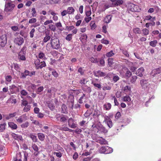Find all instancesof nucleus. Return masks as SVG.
I'll return each instance as SVG.
<instances>
[{
	"label": "nucleus",
	"mask_w": 161,
	"mask_h": 161,
	"mask_svg": "<svg viewBox=\"0 0 161 161\" xmlns=\"http://www.w3.org/2000/svg\"><path fill=\"white\" fill-rule=\"evenodd\" d=\"M50 44L52 47L54 49L58 50L60 47L59 40L56 37L53 36L51 38Z\"/></svg>",
	"instance_id": "nucleus-1"
},
{
	"label": "nucleus",
	"mask_w": 161,
	"mask_h": 161,
	"mask_svg": "<svg viewBox=\"0 0 161 161\" xmlns=\"http://www.w3.org/2000/svg\"><path fill=\"white\" fill-rule=\"evenodd\" d=\"M26 49V47L24 46L19 52L18 54V58L20 60L25 61L26 60L25 55Z\"/></svg>",
	"instance_id": "nucleus-2"
},
{
	"label": "nucleus",
	"mask_w": 161,
	"mask_h": 161,
	"mask_svg": "<svg viewBox=\"0 0 161 161\" xmlns=\"http://www.w3.org/2000/svg\"><path fill=\"white\" fill-rule=\"evenodd\" d=\"M113 151V149L109 147L103 146L101 147L99 150V153H101L108 154Z\"/></svg>",
	"instance_id": "nucleus-3"
},
{
	"label": "nucleus",
	"mask_w": 161,
	"mask_h": 161,
	"mask_svg": "<svg viewBox=\"0 0 161 161\" xmlns=\"http://www.w3.org/2000/svg\"><path fill=\"white\" fill-rule=\"evenodd\" d=\"M138 8L137 5H136L133 3H130L128 4L127 10L129 13H130V12H137L138 11Z\"/></svg>",
	"instance_id": "nucleus-4"
},
{
	"label": "nucleus",
	"mask_w": 161,
	"mask_h": 161,
	"mask_svg": "<svg viewBox=\"0 0 161 161\" xmlns=\"http://www.w3.org/2000/svg\"><path fill=\"white\" fill-rule=\"evenodd\" d=\"M140 83L142 89L146 91L148 90L150 86V84L147 80H140Z\"/></svg>",
	"instance_id": "nucleus-5"
},
{
	"label": "nucleus",
	"mask_w": 161,
	"mask_h": 161,
	"mask_svg": "<svg viewBox=\"0 0 161 161\" xmlns=\"http://www.w3.org/2000/svg\"><path fill=\"white\" fill-rule=\"evenodd\" d=\"M7 43V37L6 35H3L0 37V47H3Z\"/></svg>",
	"instance_id": "nucleus-6"
},
{
	"label": "nucleus",
	"mask_w": 161,
	"mask_h": 161,
	"mask_svg": "<svg viewBox=\"0 0 161 161\" xmlns=\"http://www.w3.org/2000/svg\"><path fill=\"white\" fill-rule=\"evenodd\" d=\"M68 122V126L69 127L74 129L77 127V124L75 123L74 120L72 118L69 119Z\"/></svg>",
	"instance_id": "nucleus-7"
},
{
	"label": "nucleus",
	"mask_w": 161,
	"mask_h": 161,
	"mask_svg": "<svg viewBox=\"0 0 161 161\" xmlns=\"http://www.w3.org/2000/svg\"><path fill=\"white\" fill-rule=\"evenodd\" d=\"M14 42L15 44L20 46L23 43L24 40L23 38L19 36L14 38Z\"/></svg>",
	"instance_id": "nucleus-8"
},
{
	"label": "nucleus",
	"mask_w": 161,
	"mask_h": 161,
	"mask_svg": "<svg viewBox=\"0 0 161 161\" xmlns=\"http://www.w3.org/2000/svg\"><path fill=\"white\" fill-rule=\"evenodd\" d=\"M67 105L69 108L73 109L74 104V97L70 96L69 97L67 102Z\"/></svg>",
	"instance_id": "nucleus-9"
},
{
	"label": "nucleus",
	"mask_w": 161,
	"mask_h": 161,
	"mask_svg": "<svg viewBox=\"0 0 161 161\" xmlns=\"http://www.w3.org/2000/svg\"><path fill=\"white\" fill-rule=\"evenodd\" d=\"M96 142L102 145L108 144V142L102 137H99L97 138L96 139Z\"/></svg>",
	"instance_id": "nucleus-10"
},
{
	"label": "nucleus",
	"mask_w": 161,
	"mask_h": 161,
	"mask_svg": "<svg viewBox=\"0 0 161 161\" xmlns=\"http://www.w3.org/2000/svg\"><path fill=\"white\" fill-rule=\"evenodd\" d=\"M98 132L100 131L101 133H106L108 132V130L105 128L101 124L99 123V125H97Z\"/></svg>",
	"instance_id": "nucleus-11"
},
{
	"label": "nucleus",
	"mask_w": 161,
	"mask_h": 161,
	"mask_svg": "<svg viewBox=\"0 0 161 161\" xmlns=\"http://www.w3.org/2000/svg\"><path fill=\"white\" fill-rule=\"evenodd\" d=\"M14 5L11 3H8L5 5V10L8 12L12 10L14 8Z\"/></svg>",
	"instance_id": "nucleus-12"
},
{
	"label": "nucleus",
	"mask_w": 161,
	"mask_h": 161,
	"mask_svg": "<svg viewBox=\"0 0 161 161\" xmlns=\"http://www.w3.org/2000/svg\"><path fill=\"white\" fill-rule=\"evenodd\" d=\"M27 119V117L26 114H24L20 116L16 119L17 121L19 123H22Z\"/></svg>",
	"instance_id": "nucleus-13"
},
{
	"label": "nucleus",
	"mask_w": 161,
	"mask_h": 161,
	"mask_svg": "<svg viewBox=\"0 0 161 161\" xmlns=\"http://www.w3.org/2000/svg\"><path fill=\"white\" fill-rule=\"evenodd\" d=\"M48 15L50 14L52 15L53 17V19L55 21H57L58 19V17L57 15V14L54 11H53L52 10H49L48 12Z\"/></svg>",
	"instance_id": "nucleus-14"
},
{
	"label": "nucleus",
	"mask_w": 161,
	"mask_h": 161,
	"mask_svg": "<svg viewBox=\"0 0 161 161\" xmlns=\"http://www.w3.org/2000/svg\"><path fill=\"white\" fill-rule=\"evenodd\" d=\"M94 75L97 77H104L106 76V74L100 70L94 72Z\"/></svg>",
	"instance_id": "nucleus-15"
},
{
	"label": "nucleus",
	"mask_w": 161,
	"mask_h": 161,
	"mask_svg": "<svg viewBox=\"0 0 161 161\" xmlns=\"http://www.w3.org/2000/svg\"><path fill=\"white\" fill-rule=\"evenodd\" d=\"M12 136L16 140H17L18 141H22L23 140V138L21 135L16 134L14 133H13L12 134Z\"/></svg>",
	"instance_id": "nucleus-16"
},
{
	"label": "nucleus",
	"mask_w": 161,
	"mask_h": 161,
	"mask_svg": "<svg viewBox=\"0 0 161 161\" xmlns=\"http://www.w3.org/2000/svg\"><path fill=\"white\" fill-rule=\"evenodd\" d=\"M144 71V69L143 67L140 68L137 71L136 75L138 76L142 77L143 75Z\"/></svg>",
	"instance_id": "nucleus-17"
},
{
	"label": "nucleus",
	"mask_w": 161,
	"mask_h": 161,
	"mask_svg": "<svg viewBox=\"0 0 161 161\" xmlns=\"http://www.w3.org/2000/svg\"><path fill=\"white\" fill-rule=\"evenodd\" d=\"M152 73H154L153 75L155 76V75L161 73V67L154 69L152 71Z\"/></svg>",
	"instance_id": "nucleus-18"
},
{
	"label": "nucleus",
	"mask_w": 161,
	"mask_h": 161,
	"mask_svg": "<svg viewBox=\"0 0 161 161\" xmlns=\"http://www.w3.org/2000/svg\"><path fill=\"white\" fill-rule=\"evenodd\" d=\"M112 17V15H111L107 16L104 19V22L106 23H109L111 20Z\"/></svg>",
	"instance_id": "nucleus-19"
},
{
	"label": "nucleus",
	"mask_w": 161,
	"mask_h": 161,
	"mask_svg": "<svg viewBox=\"0 0 161 161\" xmlns=\"http://www.w3.org/2000/svg\"><path fill=\"white\" fill-rule=\"evenodd\" d=\"M9 126L12 129L16 130L17 128V125L13 122H9L8 123Z\"/></svg>",
	"instance_id": "nucleus-20"
},
{
	"label": "nucleus",
	"mask_w": 161,
	"mask_h": 161,
	"mask_svg": "<svg viewBox=\"0 0 161 161\" xmlns=\"http://www.w3.org/2000/svg\"><path fill=\"white\" fill-rule=\"evenodd\" d=\"M60 118L61 122H65L67 121L68 117L67 115H63L60 116Z\"/></svg>",
	"instance_id": "nucleus-21"
},
{
	"label": "nucleus",
	"mask_w": 161,
	"mask_h": 161,
	"mask_svg": "<svg viewBox=\"0 0 161 161\" xmlns=\"http://www.w3.org/2000/svg\"><path fill=\"white\" fill-rule=\"evenodd\" d=\"M93 109L92 108H91L88 110H87V111L85 113L84 115L85 117H88L92 113Z\"/></svg>",
	"instance_id": "nucleus-22"
},
{
	"label": "nucleus",
	"mask_w": 161,
	"mask_h": 161,
	"mask_svg": "<svg viewBox=\"0 0 161 161\" xmlns=\"http://www.w3.org/2000/svg\"><path fill=\"white\" fill-rule=\"evenodd\" d=\"M103 107L106 110H108L110 109L111 107V105L110 103H107L104 104Z\"/></svg>",
	"instance_id": "nucleus-23"
},
{
	"label": "nucleus",
	"mask_w": 161,
	"mask_h": 161,
	"mask_svg": "<svg viewBox=\"0 0 161 161\" xmlns=\"http://www.w3.org/2000/svg\"><path fill=\"white\" fill-rule=\"evenodd\" d=\"M75 11V9L72 7H69L67 9L68 14H73Z\"/></svg>",
	"instance_id": "nucleus-24"
},
{
	"label": "nucleus",
	"mask_w": 161,
	"mask_h": 161,
	"mask_svg": "<svg viewBox=\"0 0 161 161\" xmlns=\"http://www.w3.org/2000/svg\"><path fill=\"white\" fill-rule=\"evenodd\" d=\"M82 89L84 92L88 93H90L92 92V89L90 87H83Z\"/></svg>",
	"instance_id": "nucleus-25"
},
{
	"label": "nucleus",
	"mask_w": 161,
	"mask_h": 161,
	"mask_svg": "<svg viewBox=\"0 0 161 161\" xmlns=\"http://www.w3.org/2000/svg\"><path fill=\"white\" fill-rule=\"evenodd\" d=\"M39 139L42 141H43L45 138V135L42 133H38L37 134Z\"/></svg>",
	"instance_id": "nucleus-26"
},
{
	"label": "nucleus",
	"mask_w": 161,
	"mask_h": 161,
	"mask_svg": "<svg viewBox=\"0 0 161 161\" xmlns=\"http://www.w3.org/2000/svg\"><path fill=\"white\" fill-rule=\"evenodd\" d=\"M46 66V64L45 62L44 61H42L41 62H40L37 69H42V68L45 67Z\"/></svg>",
	"instance_id": "nucleus-27"
},
{
	"label": "nucleus",
	"mask_w": 161,
	"mask_h": 161,
	"mask_svg": "<svg viewBox=\"0 0 161 161\" xmlns=\"http://www.w3.org/2000/svg\"><path fill=\"white\" fill-rule=\"evenodd\" d=\"M145 19L146 20H150L151 21H153L155 20V17L152 18L150 15H147L145 16Z\"/></svg>",
	"instance_id": "nucleus-28"
},
{
	"label": "nucleus",
	"mask_w": 161,
	"mask_h": 161,
	"mask_svg": "<svg viewBox=\"0 0 161 161\" xmlns=\"http://www.w3.org/2000/svg\"><path fill=\"white\" fill-rule=\"evenodd\" d=\"M131 100L130 97L128 96H124L123 98V100L125 102H129L131 101Z\"/></svg>",
	"instance_id": "nucleus-29"
},
{
	"label": "nucleus",
	"mask_w": 161,
	"mask_h": 161,
	"mask_svg": "<svg viewBox=\"0 0 161 161\" xmlns=\"http://www.w3.org/2000/svg\"><path fill=\"white\" fill-rule=\"evenodd\" d=\"M61 108L62 113L64 114H66L67 113V107L65 104H63L62 105Z\"/></svg>",
	"instance_id": "nucleus-30"
},
{
	"label": "nucleus",
	"mask_w": 161,
	"mask_h": 161,
	"mask_svg": "<svg viewBox=\"0 0 161 161\" xmlns=\"http://www.w3.org/2000/svg\"><path fill=\"white\" fill-rule=\"evenodd\" d=\"M14 96H12L8 101L12 103H14V104H15L17 102L16 100V99L14 98Z\"/></svg>",
	"instance_id": "nucleus-31"
},
{
	"label": "nucleus",
	"mask_w": 161,
	"mask_h": 161,
	"mask_svg": "<svg viewBox=\"0 0 161 161\" xmlns=\"http://www.w3.org/2000/svg\"><path fill=\"white\" fill-rule=\"evenodd\" d=\"M157 43V41L156 40H154L150 42H149V45L152 47H155L156 46Z\"/></svg>",
	"instance_id": "nucleus-32"
},
{
	"label": "nucleus",
	"mask_w": 161,
	"mask_h": 161,
	"mask_svg": "<svg viewBox=\"0 0 161 161\" xmlns=\"http://www.w3.org/2000/svg\"><path fill=\"white\" fill-rule=\"evenodd\" d=\"M92 84H93L94 86L98 88H101V85L100 84L96 83L94 80L92 81Z\"/></svg>",
	"instance_id": "nucleus-33"
},
{
	"label": "nucleus",
	"mask_w": 161,
	"mask_h": 161,
	"mask_svg": "<svg viewBox=\"0 0 161 161\" xmlns=\"http://www.w3.org/2000/svg\"><path fill=\"white\" fill-rule=\"evenodd\" d=\"M97 2L94 3L92 5H91V6L92 7V10L93 12H95L96 10L97 6Z\"/></svg>",
	"instance_id": "nucleus-34"
},
{
	"label": "nucleus",
	"mask_w": 161,
	"mask_h": 161,
	"mask_svg": "<svg viewBox=\"0 0 161 161\" xmlns=\"http://www.w3.org/2000/svg\"><path fill=\"white\" fill-rule=\"evenodd\" d=\"M133 31L135 34H140L141 31L139 28H136L133 29Z\"/></svg>",
	"instance_id": "nucleus-35"
},
{
	"label": "nucleus",
	"mask_w": 161,
	"mask_h": 161,
	"mask_svg": "<svg viewBox=\"0 0 161 161\" xmlns=\"http://www.w3.org/2000/svg\"><path fill=\"white\" fill-rule=\"evenodd\" d=\"M142 31L144 36H147L149 34V30L147 29H143L142 30Z\"/></svg>",
	"instance_id": "nucleus-36"
},
{
	"label": "nucleus",
	"mask_w": 161,
	"mask_h": 161,
	"mask_svg": "<svg viewBox=\"0 0 161 161\" xmlns=\"http://www.w3.org/2000/svg\"><path fill=\"white\" fill-rule=\"evenodd\" d=\"M16 114V112L14 113H13L10 114L8 115H7L6 117V119H9L11 118L14 117Z\"/></svg>",
	"instance_id": "nucleus-37"
},
{
	"label": "nucleus",
	"mask_w": 161,
	"mask_h": 161,
	"mask_svg": "<svg viewBox=\"0 0 161 161\" xmlns=\"http://www.w3.org/2000/svg\"><path fill=\"white\" fill-rule=\"evenodd\" d=\"M114 54L112 50H111L109 52L107 53L106 54V56L108 57H110L113 56Z\"/></svg>",
	"instance_id": "nucleus-38"
},
{
	"label": "nucleus",
	"mask_w": 161,
	"mask_h": 161,
	"mask_svg": "<svg viewBox=\"0 0 161 161\" xmlns=\"http://www.w3.org/2000/svg\"><path fill=\"white\" fill-rule=\"evenodd\" d=\"M90 26L92 29H94L96 27V25L95 24L94 21H91L90 23Z\"/></svg>",
	"instance_id": "nucleus-39"
},
{
	"label": "nucleus",
	"mask_w": 161,
	"mask_h": 161,
	"mask_svg": "<svg viewBox=\"0 0 161 161\" xmlns=\"http://www.w3.org/2000/svg\"><path fill=\"white\" fill-rule=\"evenodd\" d=\"M38 57L40 59H44L46 58L45 54L42 52H41L39 53L38 55Z\"/></svg>",
	"instance_id": "nucleus-40"
},
{
	"label": "nucleus",
	"mask_w": 161,
	"mask_h": 161,
	"mask_svg": "<svg viewBox=\"0 0 161 161\" xmlns=\"http://www.w3.org/2000/svg\"><path fill=\"white\" fill-rule=\"evenodd\" d=\"M31 106L30 105H28L27 106H25L23 108V111L25 112H27L29 111L31 108Z\"/></svg>",
	"instance_id": "nucleus-41"
},
{
	"label": "nucleus",
	"mask_w": 161,
	"mask_h": 161,
	"mask_svg": "<svg viewBox=\"0 0 161 161\" xmlns=\"http://www.w3.org/2000/svg\"><path fill=\"white\" fill-rule=\"evenodd\" d=\"M51 38L50 36L48 35H47L44 37L43 39V41L44 43L47 42L49 41Z\"/></svg>",
	"instance_id": "nucleus-42"
},
{
	"label": "nucleus",
	"mask_w": 161,
	"mask_h": 161,
	"mask_svg": "<svg viewBox=\"0 0 161 161\" xmlns=\"http://www.w3.org/2000/svg\"><path fill=\"white\" fill-rule=\"evenodd\" d=\"M29 125V123L28 122H26L25 123L22 124L21 125V127L22 128H26Z\"/></svg>",
	"instance_id": "nucleus-43"
},
{
	"label": "nucleus",
	"mask_w": 161,
	"mask_h": 161,
	"mask_svg": "<svg viewBox=\"0 0 161 161\" xmlns=\"http://www.w3.org/2000/svg\"><path fill=\"white\" fill-rule=\"evenodd\" d=\"M85 97V94H83L80 97V98L78 100V102L80 104H82L83 103V99Z\"/></svg>",
	"instance_id": "nucleus-44"
},
{
	"label": "nucleus",
	"mask_w": 161,
	"mask_h": 161,
	"mask_svg": "<svg viewBox=\"0 0 161 161\" xmlns=\"http://www.w3.org/2000/svg\"><path fill=\"white\" fill-rule=\"evenodd\" d=\"M123 3V1L122 0H116L115 3H114V5L115 6L120 5L122 4Z\"/></svg>",
	"instance_id": "nucleus-45"
},
{
	"label": "nucleus",
	"mask_w": 161,
	"mask_h": 161,
	"mask_svg": "<svg viewBox=\"0 0 161 161\" xmlns=\"http://www.w3.org/2000/svg\"><path fill=\"white\" fill-rule=\"evenodd\" d=\"M44 89V88L43 86H41L39 88H38L36 91V92L39 94H40V93Z\"/></svg>",
	"instance_id": "nucleus-46"
},
{
	"label": "nucleus",
	"mask_w": 161,
	"mask_h": 161,
	"mask_svg": "<svg viewBox=\"0 0 161 161\" xmlns=\"http://www.w3.org/2000/svg\"><path fill=\"white\" fill-rule=\"evenodd\" d=\"M112 100H114V105L118 106L119 104V103L118 102L117 99L114 96H112Z\"/></svg>",
	"instance_id": "nucleus-47"
},
{
	"label": "nucleus",
	"mask_w": 161,
	"mask_h": 161,
	"mask_svg": "<svg viewBox=\"0 0 161 161\" xmlns=\"http://www.w3.org/2000/svg\"><path fill=\"white\" fill-rule=\"evenodd\" d=\"M35 31L34 29H31L30 32V36L31 38H33L34 37V33Z\"/></svg>",
	"instance_id": "nucleus-48"
},
{
	"label": "nucleus",
	"mask_w": 161,
	"mask_h": 161,
	"mask_svg": "<svg viewBox=\"0 0 161 161\" xmlns=\"http://www.w3.org/2000/svg\"><path fill=\"white\" fill-rule=\"evenodd\" d=\"M90 60L93 63H97L98 62V61L97 58H95L93 57H92L90 58Z\"/></svg>",
	"instance_id": "nucleus-49"
},
{
	"label": "nucleus",
	"mask_w": 161,
	"mask_h": 161,
	"mask_svg": "<svg viewBox=\"0 0 161 161\" xmlns=\"http://www.w3.org/2000/svg\"><path fill=\"white\" fill-rule=\"evenodd\" d=\"M72 35L71 34H69L67 35L65 39L66 40L68 41H70L72 39Z\"/></svg>",
	"instance_id": "nucleus-50"
},
{
	"label": "nucleus",
	"mask_w": 161,
	"mask_h": 161,
	"mask_svg": "<svg viewBox=\"0 0 161 161\" xmlns=\"http://www.w3.org/2000/svg\"><path fill=\"white\" fill-rule=\"evenodd\" d=\"M137 77L136 76H133L132 77L130 81L132 83H134L136 81V80L137 79Z\"/></svg>",
	"instance_id": "nucleus-51"
},
{
	"label": "nucleus",
	"mask_w": 161,
	"mask_h": 161,
	"mask_svg": "<svg viewBox=\"0 0 161 161\" xmlns=\"http://www.w3.org/2000/svg\"><path fill=\"white\" fill-rule=\"evenodd\" d=\"M30 137L34 142H36L37 141V139L36 138V136L33 135H31Z\"/></svg>",
	"instance_id": "nucleus-52"
},
{
	"label": "nucleus",
	"mask_w": 161,
	"mask_h": 161,
	"mask_svg": "<svg viewBox=\"0 0 161 161\" xmlns=\"http://www.w3.org/2000/svg\"><path fill=\"white\" fill-rule=\"evenodd\" d=\"M40 62V61L39 59H37L34 62V64L35 65L36 68L37 69L38 66Z\"/></svg>",
	"instance_id": "nucleus-53"
},
{
	"label": "nucleus",
	"mask_w": 161,
	"mask_h": 161,
	"mask_svg": "<svg viewBox=\"0 0 161 161\" xmlns=\"http://www.w3.org/2000/svg\"><path fill=\"white\" fill-rule=\"evenodd\" d=\"M5 79L8 82H10L12 80V77L10 75H8L5 76Z\"/></svg>",
	"instance_id": "nucleus-54"
},
{
	"label": "nucleus",
	"mask_w": 161,
	"mask_h": 161,
	"mask_svg": "<svg viewBox=\"0 0 161 161\" xmlns=\"http://www.w3.org/2000/svg\"><path fill=\"white\" fill-rule=\"evenodd\" d=\"M32 147L35 151H38L39 150L37 146L35 144H32Z\"/></svg>",
	"instance_id": "nucleus-55"
},
{
	"label": "nucleus",
	"mask_w": 161,
	"mask_h": 161,
	"mask_svg": "<svg viewBox=\"0 0 161 161\" xmlns=\"http://www.w3.org/2000/svg\"><path fill=\"white\" fill-rule=\"evenodd\" d=\"M104 120L103 122H105L106 123L108 122L110 120H111V119L109 117H108V116L105 115L104 117Z\"/></svg>",
	"instance_id": "nucleus-56"
},
{
	"label": "nucleus",
	"mask_w": 161,
	"mask_h": 161,
	"mask_svg": "<svg viewBox=\"0 0 161 161\" xmlns=\"http://www.w3.org/2000/svg\"><path fill=\"white\" fill-rule=\"evenodd\" d=\"M49 28L52 31H54L56 30V27L53 25H50L49 26Z\"/></svg>",
	"instance_id": "nucleus-57"
},
{
	"label": "nucleus",
	"mask_w": 161,
	"mask_h": 161,
	"mask_svg": "<svg viewBox=\"0 0 161 161\" xmlns=\"http://www.w3.org/2000/svg\"><path fill=\"white\" fill-rule=\"evenodd\" d=\"M32 11V16L33 17H35L36 16V10L35 8H32L31 9Z\"/></svg>",
	"instance_id": "nucleus-58"
},
{
	"label": "nucleus",
	"mask_w": 161,
	"mask_h": 161,
	"mask_svg": "<svg viewBox=\"0 0 161 161\" xmlns=\"http://www.w3.org/2000/svg\"><path fill=\"white\" fill-rule=\"evenodd\" d=\"M48 106L49 108L52 110H53L54 108V106L53 104L51 103H49Z\"/></svg>",
	"instance_id": "nucleus-59"
},
{
	"label": "nucleus",
	"mask_w": 161,
	"mask_h": 161,
	"mask_svg": "<svg viewBox=\"0 0 161 161\" xmlns=\"http://www.w3.org/2000/svg\"><path fill=\"white\" fill-rule=\"evenodd\" d=\"M6 125V124L5 123L1 124L0 125V130L2 131L4 130L5 129Z\"/></svg>",
	"instance_id": "nucleus-60"
},
{
	"label": "nucleus",
	"mask_w": 161,
	"mask_h": 161,
	"mask_svg": "<svg viewBox=\"0 0 161 161\" xmlns=\"http://www.w3.org/2000/svg\"><path fill=\"white\" fill-rule=\"evenodd\" d=\"M59 0H49V3L52 4L53 3H57Z\"/></svg>",
	"instance_id": "nucleus-61"
},
{
	"label": "nucleus",
	"mask_w": 161,
	"mask_h": 161,
	"mask_svg": "<svg viewBox=\"0 0 161 161\" xmlns=\"http://www.w3.org/2000/svg\"><path fill=\"white\" fill-rule=\"evenodd\" d=\"M39 19L40 20L44 22L47 19V17L45 16L40 15L39 16Z\"/></svg>",
	"instance_id": "nucleus-62"
},
{
	"label": "nucleus",
	"mask_w": 161,
	"mask_h": 161,
	"mask_svg": "<svg viewBox=\"0 0 161 161\" xmlns=\"http://www.w3.org/2000/svg\"><path fill=\"white\" fill-rule=\"evenodd\" d=\"M21 156V155L20 153H17L16 155V157L14 158V161H17L18 160L19 157H20Z\"/></svg>",
	"instance_id": "nucleus-63"
},
{
	"label": "nucleus",
	"mask_w": 161,
	"mask_h": 161,
	"mask_svg": "<svg viewBox=\"0 0 161 161\" xmlns=\"http://www.w3.org/2000/svg\"><path fill=\"white\" fill-rule=\"evenodd\" d=\"M36 21V18H32L29 20V23L30 24H32L35 23Z\"/></svg>",
	"instance_id": "nucleus-64"
}]
</instances>
